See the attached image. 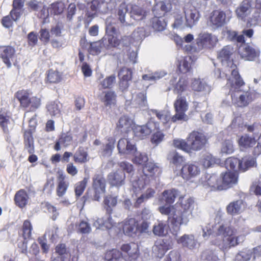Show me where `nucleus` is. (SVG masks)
I'll return each mask as SVG.
<instances>
[{
	"label": "nucleus",
	"instance_id": "nucleus-55",
	"mask_svg": "<svg viewBox=\"0 0 261 261\" xmlns=\"http://www.w3.org/2000/svg\"><path fill=\"white\" fill-rule=\"evenodd\" d=\"M252 255V251L250 249H245L238 253L236 256L237 261H248Z\"/></svg>",
	"mask_w": 261,
	"mask_h": 261
},
{
	"label": "nucleus",
	"instance_id": "nucleus-50",
	"mask_svg": "<svg viewBox=\"0 0 261 261\" xmlns=\"http://www.w3.org/2000/svg\"><path fill=\"white\" fill-rule=\"evenodd\" d=\"M152 24L153 28L157 31H163L166 26L164 18L162 17H155L152 18Z\"/></svg>",
	"mask_w": 261,
	"mask_h": 261
},
{
	"label": "nucleus",
	"instance_id": "nucleus-64",
	"mask_svg": "<svg viewBox=\"0 0 261 261\" xmlns=\"http://www.w3.org/2000/svg\"><path fill=\"white\" fill-rule=\"evenodd\" d=\"M250 191L256 195H261V178L252 182L250 187Z\"/></svg>",
	"mask_w": 261,
	"mask_h": 261
},
{
	"label": "nucleus",
	"instance_id": "nucleus-3",
	"mask_svg": "<svg viewBox=\"0 0 261 261\" xmlns=\"http://www.w3.org/2000/svg\"><path fill=\"white\" fill-rule=\"evenodd\" d=\"M184 19L180 16L175 18L173 26L174 28L184 26L192 28L196 25L199 20L200 14L199 12L190 4H187L184 8Z\"/></svg>",
	"mask_w": 261,
	"mask_h": 261
},
{
	"label": "nucleus",
	"instance_id": "nucleus-15",
	"mask_svg": "<svg viewBox=\"0 0 261 261\" xmlns=\"http://www.w3.org/2000/svg\"><path fill=\"white\" fill-rule=\"evenodd\" d=\"M117 147L120 155H132L135 153L137 149L133 141L125 138L118 141Z\"/></svg>",
	"mask_w": 261,
	"mask_h": 261
},
{
	"label": "nucleus",
	"instance_id": "nucleus-21",
	"mask_svg": "<svg viewBox=\"0 0 261 261\" xmlns=\"http://www.w3.org/2000/svg\"><path fill=\"white\" fill-rule=\"evenodd\" d=\"M223 190L226 189L237 184L238 181V174L236 172H226L222 173L220 176Z\"/></svg>",
	"mask_w": 261,
	"mask_h": 261
},
{
	"label": "nucleus",
	"instance_id": "nucleus-28",
	"mask_svg": "<svg viewBox=\"0 0 261 261\" xmlns=\"http://www.w3.org/2000/svg\"><path fill=\"white\" fill-rule=\"evenodd\" d=\"M244 210V204L242 200H238L230 202L226 207L228 214L231 215H238Z\"/></svg>",
	"mask_w": 261,
	"mask_h": 261
},
{
	"label": "nucleus",
	"instance_id": "nucleus-7",
	"mask_svg": "<svg viewBox=\"0 0 261 261\" xmlns=\"http://www.w3.org/2000/svg\"><path fill=\"white\" fill-rule=\"evenodd\" d=\"M247 130L251 133L243 135L239 139L238 142L242 149L252 147L256 143V138L261 131V126L255 125L246 126Z\"/></svg>",
	"mask_w": 261,
	"mask_h": 261
},
{
	"label": "nucleus",
	"instance_id": "nucleus-8",
	"mask_svg": "<svg viewBox=\"0 0 261 261\" xmlns=\"http://www.w3.org/2000/svg\"><path fill=\"white\" fill-rule=\"evenodd\" d=\"M233 47L231 45H226L224 46L217 53V58L221 62L225 69L223 74L227 75L228 72L231 73L233 69L237 70L235 65L233 64L232 61L229 60L230 57L234 53ZM231 77V74L230 76Z\"/></svg>",
	"mask_w": 261,
	"mask_h": 261
},
{
	"label": "nucleus",
	"instance_id": "nucleus-5",
	"mask_svg": "<svg viewBox=\"0 0 261 261\" xmlns=\"http://www.w3.org/2000/svg\"><path fill=\"white\" fill-rule=\"evenodd\" d=\"M158 210L162 215H167L168 220L176 224H186L189 221L188 213H184L178 203L174 205L161 206Z\"/></svg>",
	"mask_w": 261,
	"mask_h": 261
},
{
	"label": "nucleus",
	"instance_id": "nucleus-40",
	"mask_svg": "<svg viewBox=\"0 0 261 261\" xmlns=\"http://www.w3.org/2000/svg\"><path fill=\"white\" fill-rule=\"evenodd\" d=\"M28 200V196L25 191L21 190L15 194V203L20 207H24L27 204Z\"/></svg>",
	"mask_w": 261,
	"mask_h": 261
},
{
	"label": "nucleus",
	"instance_id": "nucleus-47",
	"mask_svg": "<svg viewBox=\"0 0 261 261\" xmlns=\"http://www.w3.org/2000/svg\"><path fill=\"white\" fill-rule=\"evenodd\" d=\"M167 158L170 163L175 165H180L184 161V158L175 150L170 151Z\"/></svg>",
	"mask_w": 261,
	"mask_h": 261
},
{
	"label": "nucleus",
	"instance_id": "nucleus-25",
	"mask_svg": "<svg viewBox=\"0 0 261 261\" xmlns=\"http://www.w3.org/2000/svg\"><path fill=\"white\" fill-rule=\"evenodd\" d=\"M124 233L128 236H133L138 232V224L134 218L126 220L123 225Z\"/></svg>",
	"mask_w": 261,
	"mask_h": 261
},
{
	"label": "nucleus",
	"instance_id": "nucleus-32",
	"mask_svg": "<svg viewBox=\"0 0 261 261\" xmlns=\"http://www.w3.org/2000/svg\"><path fill=\"white\" fill-rule=\"evenodd\" d=\"M241 56L246 60L252 61L259 56V51L250 46H246L241 52Z\"/></svg>",
	"mask_w": 261,
	"mask_h": 261
},
{
	"label": "nucleus",
	"instance_id": "nucleus-18",
	"mask_svg": "<svg viewBox=\"0 0 261 261\" xmlns=\"http://www.w3.org/2000/svg\"><path fill=\"white\" fill-rule=\"evenodd\" d=\"M121 249L122 251V257L126 261H132L138 257V246L136 243L123 244Z\"/></svg>",
	"mask_w": 261,
	"mask_h": 261
},
{
	"label": "nucleus",
	"instance_id": "nucleus-23",
	"mask_svg": "<svg viewBox=\"0 0 261 261\" xmlns=\"http://www.w3.org/2000/svg\"><path fill=\"white\" fill-rule=\"evenodd\" d=\"M154 127V124L152 122H148L144 125H137L134 128V135L136 137L143 139L151 133Z\"/></svg>",
	"mask_w": 261,
	"mask_h": 261
},
{
	"label": "nucleus",
	"instance_id": "nucleus-22",
	"mask_svg": "<svg viewBox=\"0 0 261 261\" xmlns=\"http://www.w3.org/2000/svg\"><path fill=\"white\" fill-rule=\"evenodd\" d=\"M125 175L122 170H117L110 173L108 176V180L112 186L121 187L125 184Z\"/></svg>",
	"mask_w": 261,
	"mask_h": 261
},
{
	"label": "nucleus",
	"instance_id": "nucleus-27",
	"mask_svg": "<svg viewBox=\"0 0 261 261\" xmlns=\"http://www.w3.org/2000/svg\"><path fill=\"white\" fill-rule=\"evenodd\" d=\"M192 89L197 92L208 93L211 90V87L203 80L195 79L192 80L191 84Z\"/></svg>",
	"mask_w": 261,
	"mask_h": 261
},
{
	"label": "nucleus",
	"instance_id": "nucleus-48",
	"mask_svg": "<svg viewBox=\"0 0 261 261\" xmlns=\"http://www.w3.org/2000/svg\"><path fill=\"white\" fill-rule=\"evenodd\" d=\"M121 257H122V253L116 249L107 251L105 254L107 261H118Z\"/></svg>",
	"mask_w": 261,
	"mask_h": 261
},
{
	"label": "nucleus",
	"instance_id": "nucleus-30",
	"mask_svg": "<svg viewBox=\"0 0 261 261\" xmlns=\"http://www.w3.org/2000/svg\"><path fill=\"white\" fill-rule=\"evenodd\" d=\"M236 233V230L227 225H221L219 226L216 234L219 239H225L229 237L232 236Z\"/></svg>",
	"mask_w": 261,
	"mask_h": 261
},
{
	"label": "nucleus",
	"instance_id": "nucleus-41",
	"mask_svg": "<svg viewBox=\"0 0 261 261\" xmlns=\"http://www.w3.org/2000/svg\"><path fill=\"white\" fill-rule=\"evenodd\" d=\"M73 160L77 163H85L89 161L88 154L83 148H79L73 155Z\"/></svg>",
	"mask_w": 261,
	"mask_h": 261
},
{
	"label": "nucleus",
	"instance_id": "nucleus-51",
	"mask_svg": "<svg viewBox=\"0 0 261 261\" xmlns=\"http://www.w3.org/2000/svg\"><path fill=\"white\" fill-rule=\"evenodd\" d=\"M226 169L237 171L240 170L239 160L235 158H229L226 159L225 163Z\"/></svg>",
	"mask_w": 261,
	"mask_h": 261
},
{
	"label": "nucleus",
	"instance_id": "nucleus-43",
	"mask_svg": "<svg viewBox=\"0 0 261 261\" xmlns=\"http://www.w3.org/2000/svg\"><path fill=\"white\" fill-rule=\"evenodd\" d=\"M133 104L136 107L147 108V101L146 93L140 92L137 94L136 97L133 100Z\"/></svg>",
	"mask_w": 261,
	"mask_h": 261
},
{
	"label": "nucleus",
	"instance_id": "nucleus-49",
	"mask_svg": "<svg viewBox=\"0 0 261 261\" xmlns=\"http://www.w3.org/2000/svg\"><path fill=\"white\" fill-rule=\"evenodd\" d=\"M13 124L12 120L9 116L3 114L0 115V125L4 132H8L9 129L12 127Z\"/></svg>",
	"mask_w": 261,
	"mask_h": 261
},
{
	"label": "nucleus",
	"instance_id": "nucleus-38",
	"mask_svg": "<svg viewBox=\"0 0 261 261\" xmlns=\"http://www.w3.org/2000/svg\"><path fill=\"white\" fill-rule=\"evenodd\" d=\"M255 159L252 156H245L239 160L240 171L245 172L255 165Z\"/></svg>",
	"mask_w": 261,
	"mask_h": 261
},
{
	"label": "nucleus",
	"instance_id": "nucleus-4",
	"mask_svg": "<svg viewBox=\"0 0 261 261\" xmlns=\"http://www.w3.org/2000/svg\"><path fill=\"white\" fill-rule=\"evenodd\" d=\"M218 42L217 37L212 34L203 33L199 34L196 43L194 45H186V51L191 53H198L204 48L214 47Z\"/></svg>",
	"mask_w": 261,
	"mask_h": 261
},
{
	"label": "nucleus",
	"instance_id": "nucleus-63",
	"mask_svg": "<svg viewBox=\"0 0 261 261\" xmlns=\"http://www.w3.org/2000/svg\"><path fill=\"white\" fill-rule=\"evenodd\" d=\"M233 146L231 140H227L223 142L221 150V153L230 154L233 152Z\"/></svg>",
	"mask_w": 261,
	"mask_h": 261
},
{
	"label": "nucleus",
	"instance_id": "nucleus-11",
	"mask_svg": "<svg viewBox=\"0 0 261 261\" xmlns=\"http://www.w3.org/2000/svg\"><path fill=\"white\" fill-rule=\"evenodd\" d=\"M174 105L176 114L172 117V121L175 122L176 121H187L188 117L185 112L188 109V104L185 98L178 96Z\"/></svg>",
	"mask_w": 261,
	"mask_h": 261
},
{
	"label": "nucleus",
	"instance_id": "nucleus-9",
	"mask_svg": "<svg viewBox=\"0 0 261 261\" xmlns=\"http://www.w3.org/2000/svg\"><path fill=\"white\" fill-rule=\"evenodd\" d=\"M15 96L22 107L29 108L31 111L35 110L41 105L40 98L36 96L31 97L28 91L20 90L16 93Z\"/></svg>",
	"mask_w": 261,
	"mask_h": 261
},
{
	"label": "nucleus",
	"instance_id": "nucleus-2",
	"mask_svg": "<svg viewBox=\"0 0 261 261\" xmlns=\"http://www.w3.org/2000/svg\"><path fill=\"white\" fill-rule=\"evenodd\" d=\"M128 10L125 4L121 5L117 12V19L122 27L135 25V21L144 19L146 16V11L138 5H132L129 12V17L126 14Z\"/></svg>",
	"mask_w": 261,
	"mask_h": 261
},
{
	"label": "nucleus",
	"instance_id": "nucleus-46",
	"mask_svg": "<svg viewBox=\"0 0 261 261\" xmlns=\"http://www.w3.org/2000/svg\"><path fill=\"white\" fill-rule=\"evenodd\" d=\"M90 7L92 11H98L102 13H106L108 10L107 4L104 0H93Z\"/></svg>",
	"mask_w": 261,
	"mask_h": 261
},
{
	"label": "nucleus",
	"instance_id": "nucleus-59",
	"mask_svg": "<svg viewBox=\"0 0 261 261\" xmlns=\"http://www.w3.org/2000/svg\"><path fill=\"white\" fill-rule=\"evenodd\" d=\"M56 252L60 256L55 258L52 261H63L62 255H66L67 254V250L66 246L64 244L58 245L56 247Z\"/></svg>",
	"mask_w": 261,
	"mask_h": 261
},
{
	"label": "nucleus",
	"instance_id": "nucleus-44",
	"mask_svg": "<svg viewBox=\"0 0 261 261\" xmlns=\"http://www.w3.org/2000/svg\"><path fill=\"white\" fill-rule=\"evenodd\" d=\"M151 181L150 179H149L143 174L138 180H135L132 181V186L136 191L137 189L141 190L144 188L145 186L149 184Z\"/></svg>",
	"mask_w": 261,
	"mask_h": 261
},
{
	"label": "nucleus",
	"instance_id": "nucleus-17",
	"mask_svg": "<svg viewBox=\"0 0 261 261\" xmlns=\"http://www.w3.org/2000/svg\"><path fill=\"white\" fill-rule=\"evenodd\" d=\"M93 187L94 190V199L99 201L106 191V180L101 175H96L93 179Z\"/></svg>",
	"mask_w": 261,
	"mask_h": 261
},
{
	"label": "nucleus",
	"instance_id": "nucleus-54",
	"mask_svg": "<svg viewBox=\"0 0 261 261\" xmlns=\"http://www.w3.org/2000/svg\"><path fill=\"white\" fill-rule=\"evenodd\" d=\"M109 142L103 146L101 151V155L103 157H109L112 153L114 147V141L113 138L108 139Z\"/></svg>",
	"mask_w": 261,
	"mask_h": 261
},
{
	"label": "nucleus",
	"instance_id": "nucleus-60",
	"mask_svg": "<svg viewBox=\"0 0 261 261\" xmlns=\"http://www.w3.org/2000/svg\"><path fill=\"white\" fill-rule=\"evenodd\" d=\"M152 111L153 114H155L158 118L164 124L167 123L170 118L169 113L166 111H159L156 110H153Z\"/></svg>",
	"mask_w": 261,
	"mask_h": 261
},
{
	"label": "nucleus",
	"instance_id": "nucleus-34",
	"mask_svg": "<svg viewBox=\"0 0 261 261\" xmlns=\"http://www.w3.org/2000/svg\"><path fill=\"white\" fill-rule=\"evenodd\" d=\"M200 162L204 168H207L213 166L215 164H219L220 163V160L211 154L206 153L202 155Z\"/></svg>",
	"mask_w": 261,
	"mask_h": 261
},
{
	"label": "nucleus",
	"instance_id": "nucleus-62",
	"mask_svg": "<svg viewBox=\"0 0 261 261\" xmlns=\"http://www.w3.org/2000/svg\"><path fill=\"white\" fill-rule=\"evenodd\" d=\"M88 179L89 178L85 177L82 181L77 182L75 185V193L77 196H80L82 194L86 188Z\"/></svg>",
	"mask_w": 261,
	"mask_h": 261
},
{
	"label": "nucleus",
	"instance_id": "nucleus-39",
	"mask_svg": "<svg viewBox=\"0 0 261 261\" xmlns=\"http://www.w3.org/2000/svg\"><path fill=\"white\" fill-rule=\"evenodd\" d=\"M216 244L224 250L238 245L236 238L232 236L229 237L225 239H223L222 241H218Z\"/></svg>",
	"mask_w": 261,
	"mask_h": 261
},
{
	"label": "nucleus",
	"instance_id": "nucleus-29",
	"mask_svg": "<svg viewBox=\"0 0 261 261\" xmlns=\"http://www.w3.org/2000/svg\"><path fill=\"white\" fill-rule=\"evenodd\" d=\"M133 124V119L127 115H123L119 118L117 128L121 133H125L129 130Z\"/></svg>",
	"mask_w": 261,
	"mask_h": 261
},
{
	"label": "nucleus",
	"instance_id": "nucleus-57",
	"mask_svg": "<svg viewBox=\"0 0 261 261\" xmlns=\"http://www.w3.org/2000/svg\"><path fill=\"white\" fill-rule=\"evenodd\" d=\"M103 48L101 43V40L91 43L88 51L92 55H96L99 54L101 51V48Z\"/></svg>",
	"mask_w": 261,
	"mask_h": 261
},
{
	"label": "nucleus",
	"instance_id": "nucleus-10",
	"mask_svg": "<svg viewBox=\"0 0 261 261\" xmlns=\"http://www.w3.org/2000/svg\"><path fill=\"white\" fill-rule=\"evenodd\" d=\"M256 9L255 11H258L261 8V0H244L237 9L236 12L238 17L241 19H245L250 14L253 10V7ZM258 17V12L254 17Z\"/></svg>",
	"mask_w": 261,
	"mask_h": 261
},
{
	"label": "nucleus",
	"instance_id": "nucleus-33",
	"mask_svg": "<svg viewBox=\"0 0 261 261\" xmlns=\"http://www.w3.org/2000/svg\"><path fill=\"white\" fill-rule=\"evenodd\" d=\"M152 231L155 236L159 237L164 236L168 232V226L162 221H158L154 224Z\"/></svg>",
	"mask_w": 261,
	"mask_h": 261
},
{
	"label": "nucleus",
	"instance_id": "nucleus-16",
	"mask_svg": "<svg viewBox=\"0 0 261 261\" xmlns=\"http://www.w3.org/2000/svg\"><path fill=\"white\" fill-rule=\"evenodd\" d=\"M172 247V241L170 239H158L154 243L152 247L153 252L154 255L159 258L162 257L165 252Z\"/></svg>",
	"mask_w": 261,
	"mask_h": 261
},
{
	"label": "nucleus",
	"instance_id": "nucleus-45",
	"mask_svg": "<svg viewBox=\"0 0 261 261\" xmlns=\"http://www.w3.org/2000/svg\"><path fill=\"white\" fill-rule=\"evenodd\" d=\"M178 195V192L175 190H166L162 194V199L166 203L171 204L174 202L175 199Z\"/></svg>",
	"mask_w": 261,
	"mask_h": 261
},
{
	"label": "nucleus",
	"instance_id": "nucleus-42",
	"mask_svg": "<svg viewBox=\"0 0 261 261\" xmlns=\"http://www.w3.org/2000/svg\"><path fill=\"white\" fill-rule=\"evenodd\" d=\"M176 81V78L174 77L170 81L171 84L173 86V91L175 93H179L185 91L187 86V83L185 79H180L178 82L174 85Z\"/></svg>",
	"mask_w": 261,
	"mask_h": 261
},
{
	"label": "nucleus",
	"instance_id": "nucleus-1",
	"mask_svg": "<svg viewBox=\"0 0 261 261\" xmlns=\"http://www.w3.org/2000/svg\"><path fill=\"white\" fill-rule=\"evenodd\" d=\"M225 87L229 89L232 102L237 107H246L255 99L254 93L249 88H245V83L238 70L231 71V77L227 79Z\"/></svg>",
	"mask_w": 261,
	"mask_h": 261
},
{
	"label": "nucleus",
	"instance_id": "nucleus-24",
	"mask_svg": "<svg viewBox=\"0 0 261 261\" xmlns=\"http://www.w3.org/2000/svg\"><path fill=\"white\" fill-rule=\"evenodd\" d=\"M15 53V50L14 48L11 46H2L0 47V57L8 68L11 66V60L13 58Z\"/></svg>",
	"mask_w": 261,
	"mask_h": 261
},
{
	"label": "nucleus",
	"instance_id": "nucleus-20",
	"mask_svg": "<svg viewBox=\"0 0 261 261\" xmlns=\"http://www.w3.org/2000/svg\"><path fill=\"white\" fill-rule=\"evenodd\" d=\"M24 149L30 154H31L28 158L31 163H34L37 160L36 155L33 154L34 152V139L32 137L31 129L25 131L24 133Z\"/></svg>",
	"mask_w": 261,
	"mask_h": 261
},
{
	"label": "nucleus",
	"instance_id": "nucleus-12",
	"mask_svg": "<svg viewBox=\"0 0 261 261\" xmlns=\"http://www.w3.org/2000/svg\"><path fill=\"white\" fill-rule=\"evenodd\" d=\"M202 186L208 191L223 190L221 179L216 174H206L202 177L200 180Z\"/></svg>",
	"mask_w": 261,
	"mask_h": 261
},
{
	"label": "nucleus",
	"instance_id": "nucleus-53",
	"mask_svg": "<svg viewBox=\"0 0 261 261\" xmlns=\"http://www.w3.org/2000/svg\"><path fill=\"white\" fill-rule=\"evenodd\" d=\"M173 144L175 147L181 149L185 152H190V148L189 147L188 139H187V142L182 139H174L173 140Z\"/></svg>",
	"mask_w": 261,
	"mask_h": 261
},
{
	"label": "nucleus",
	"instance_id": "nucleus-14",
	"mask_svg": "<svg viewBox=\"0 0 261 261\" xmlns=\"http://www.w3.org/2000/svg\"><path fill=\"white\" fill-rule=\"evenodd\" d=\"M226 14L220 10L213 11L210 14L208 23L213 29L222 27L225 23Z\"/></svg>",
	"mask_w": 261,
	"mask_h": 261
},
{
	"label": "nucleus",
	"instance_id": "nucleus-6",
	"mask_svg": "<svg viewBox=\"0 0 261 261\" xmlns=\"http://www.w3.org/2000/svg\"><path fill=\"white\" fill-rule=\"evenodd\" d=\"M114 21V19L112 16L108 17L106 20V31L107 34L101 39V41L103 47L107 49L116 47L120 43V41L116 36L109 34L110 33L113 34L116 33V29L113 25Z\"/></svg>",
	"mask_w": 261,
	"mask_h": 261
},
{
	"label": "nucleus",
	"instance_id": "nucleus-26",
	"mask_svg": "<svg viewBox=\"0 0 261 261\" xmlns=\"http://www.w3.org/2000/svg\"><path fill=\"white\" fill-rule=\"evenodd\" d=\"M177 242L182 246L189 249H194L197 247L198 243L192 234H184L177 239Z\"/></svg>",
	"mask_w": 261,
	"mask_h": 261
},
{
	"label": "nucleus",
	"instance_id": "nucleus-37",
	"mask_svg": "<svg viewBox=\"0 0 261 261\" xmlns=\"http://www.w3.org/2000/svg\"><path fill=\"white\" fill-rule=\"evenodd\" d=\"M158 170V166L152 162H148L145 164L143 168V174L152 180L154 179V175Z\"/></svg>",
	"mask_w": 261,
	"mask_h": 261
},
{
	"label": "nucleus",
	"instance_id": "nucleus-58",
	"mask_svg": "<svg viewBox=\"0 0 261 261\" xmlns=\"http://www.w3.org/2000/svg\"><path fill=\"white\" fill-rule=\"evenodd\" d=\"M116 83V76L113 74L107 77L100 82V85L104 89L111 88Z\"/></svg>",
	"mask_w": 261,
	"mask_h": 261
},
{
	"label": "nucleus",
	"instance_id": "nucleus-35",
	"mask_svg": "<svg viewBox=\"0 0 261 261\" xmlns=\"http://www.w3.org/2000/svg\"><path fill=\"white\" fill-rule=\"evenodd\" d=\"M101 101L106 107H111L116 104L117 95L114 91H107L103 93Z\"/></svg>",
	"mask_w": 261,
	"mask_h": 261
},
{
	"label": "nucleus",
	"instance_id": "nucleus-31",
	"mask_svg": "<svg viewBox=\"0 0 261 261\" xmlns=\"http://www.w3.org/2000/svg\"><path fill=\"white\" fill-rule=\"evenodd\" d=\"M24 2L25 0H13V9L10 12V16L14 21H16L20 17Z\"/></svg>",
	"mask_w": 261,
	"mask_h": 261
},
{
	"label": "nucleus",
	"instance_id": "nucleus-19",
	"mask_svg": "<svg viewBox=\"0 0 261 261\" xmlns=\"http://www.w3.org/2000/svg\"><path fill=\"white\" fill-rule=\"evenodd\" d=\"M200 169L196 163H188L181 169V175L184 179L189 180L200 174Z\"/></svg>",
	"mask_w": 261,
	"mask_h": 261
},
{
	"label": "nucleus",
	"instance_id": "nucleus-52",
	"mask_svg": "<svg viewBox=\"0 0 261 261\" xmlns=\"http://www.w3.org/2000/svg\"><path fill=\"white\" fill-rule=\"evenodd\" d=\"M62 78V74L58 71L50 69L48 71L47 81L50 83H57L60 82Z\"/></svg>",
	"mask_w": 261,
	"mask_h": 261
},
{
	"label": "nucleus",
	"instance_id": "nucleus-36",
	"mask_svg": "<svg viewBox=\"0 0 261 261\" xmlns=\"http://www.w3.org/2000/svg\"><path fill=\"white\" fill-rule=\"evenodd\" d=\"M194 202V200L192 198L190 197L187 199L182 198L180 199V203L178 204L179 205V208L182 210L184 213H188L189 219L193 208Z\"/></svg>",
	"mask_w": 261,
	"mask_h": 261
},
{
	"label": "nucleus",
	"instance_id": "nucleus-56",
	"mask_svg": "<svg viewBox=\"0 0 261 261\" xmlns=\"http://www.w3.org/2000/svg\"><path fill=\"white\" fill-rule=\"evenodd\" d=\"M59 103L56 101L50 102L47 106L49 114L51 116H58L60 113Z\"/></svg>",
	"mask_w": 261,
	"mask_h": 261
},
{
	"label": "nucleus",
	"instance_id": "nucleus-61",
	"mask_svg": "<svg viewBox=\"0 0 261 261\" xmlns=\"http://www.w3.org/2000/svg\"><path fill=\"white\" fill-rule=\"evenodd\" d=\"M68 186V182L64 181L63 178L60 179L57 188V195L59 197L63 196L65 194Z\"/></svg>",
	"mask_w": 261,
	"mask_h": 261
},
{
	"label": "nucleus",
	"instance_id": "nucleus-13",
	"mask_svg": "<svg viewBox=\"0 0 261 261\" xmlns=\"http://www.w3.org/2000/svg\"><path fill=\"white\" fill-rule=\"evenodd\" d=\"M207 140L206 137L201 133L194 131L189 136L188 142L192 150L198 151L202 149L205 146Z\"/></svg>",
	"mask_w": 261,
	"mask_h": 261
}]
</instances>
